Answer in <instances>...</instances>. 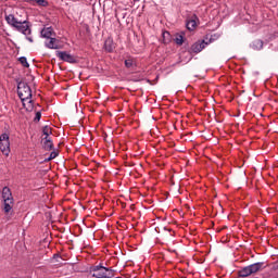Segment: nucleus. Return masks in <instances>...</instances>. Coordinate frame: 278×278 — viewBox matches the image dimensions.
Listing matches in <instances>:
<instances>
[{
  "mask_svg": "<svg viewBox=\"0 0 278 278\" xmlns=\"http://www.w3.org/2000/svg\"><path fill=\"white\" fill-rule=\"evenodd\" d=\"M174 40L176 45H179L181 47V45H184V35L177 34Z\"/></svg>",
  "mask_w": 278,
  "mask_h": 278,
  "instance_id": "f3484780",
  "label": "nucleus"
},
{
  "mask_svg": "<svg viewBox=\"0 0 278 278\" xmlns=\"http://www.w3.org/2000/svg\"><path fill=\"white\" fill-rule=\"evenodd\" d=\"M0 151L4 155H10V136L8 134L0 136Z\"/></svg>",
  "mask_w": 278,
  "mask_h": 278,
  "instance_id": "39448f33",
  "label": "nucleus"
},
{
  "mask_svg": "<svg viewBox=\"0 0 278 278\" xmlns=\"http://www.w3.org/2000/svg\"><path fill=\"white\" fill-rule=\"evenodd\" d=\"M252 49H254V51H262V49H264V41H262L261 39H255L252 45H251Z\"/></svg>",
  "mask_w": 278,
  "mask_h": 278,
  "instance_id": "f8f14e48",
  "label": "nucleus"
},
{
  "mask_svg": "<svg viewBox=\"0 0 278 278\" xmlns=\"http://www.w3.org/2000/svg\"><path fill=\"white\" fill-rule=\"evenodd\" d=\"M27 40H28L29 42H34V38H31V37H27Z\"/></svg>",
  "mask_w": 278,
  "mask_h": 278,
  "instance_id": "393cba45",
  "label": "nucleus"
},
{
  "mask_svg": "<svg viewBox=\"0 0 278 278\" xmlns=\"http://www.w3.org/2000/svg\"><path fill=\"white\" fill-rule=\"evenodd\" d=\"M163 36H168V31L164 33Z\"/></svg>",
  "mask_w": 278,
  "mask_h": 278,
  "instance_id": "cd10ccee",
  "label": "nucleus"
},
{
  "mask_svg": "<svg viewBox=\"0 0 278 278\" xmlns=\"http://www.w3.org/2000/svg\"><path fill=\"white\" fill-rule=\"evenodd\" d=\"M214 42V36H205V39L199 40L195 43H193L190 48L191 53H201L203 49L207 47V45H212Z\"/></svg>",
  "mask_w": 278,
  "mask_h": 278,
  "instance_id": "20e7f679",
  "label": "nucleus"
},
{
  "mask_svg": "<svg viewBox=\"0 0 278 278\" xmlns=\"http://www.w3.org/2000/svg\"><path fill=\"white\" fill-rule=\"evenodd\" d=\"M53 36H55V33L52 27H46L41 30V38H46V40L53 38Z\"/></svg>",
  "mask_w": 278,
  "mask_h": 278,
  "instance_id": "9d476101",
  "label": "nucleus"
},
{
  "mask_svg": "<svg viewBox=\"0 0 278 278\" xmlns=\"http://www.w3.org/2000/svg\"><path fill=\"white\" fill-rule=\"evenodd\" d=\"M251 268L248 266L242 267L239 271H238V276L245 278V277H251Z\"/></svg>",
  "mask_w": 278,
  "mask_h": 278,
  "instance_id": "ddd939ff",
  "label": "nucleus"
},
{
  "mask_svg": "<svg viewBox=\"0 0 278 278\" xmlns=\"http://www.w3.org/2000/svg\"><path fill=\"white\" fill-rule=\"evenodd\" d=\"M51 160H53V159H51V156H49L48 159L45 160V162H51Z\"/></svg>",
  "mask_w": 278,
  "mask_h": 278,
  "instance_id": "a878e982",
  "label": "nucleus"
},
{
  "mask_svg": "<svg viewBox=\"0 0 278 278\" xmlns=\"http://www.w3.org/2000/svg\"><path fill=\"white\" fill-rule=\"evenodd\" d=\"M60 155V152L58 150H54L50 153V160H55Z\"/></svg>",
  "mask_w": 278,
  "mask_h": 278,
  "instance_id": "4be33fe9",
  "label": "nucleus"
},
{
  "mask_svg": "<svg viewBox=\"0 0 278 278\" xmlns=\"http://www.w3.org/2000/svg\"><path fill=\"white\" fill-rule=\"evenodd\" d=\"M17 94L23 103L25 105V101H28V103L31 104V88L25 84V83H20L17 86Z\"/></svg>",
  "mask_w": 278,
  "mask_h": 278,
  "instance_id": "7ed1b4c3",
  "label": "nucleus"
},
{
  "mask_svg": "<svg viewBox=\"0 0 278 278\" xmlns=\"http://www.w3.org/2000/svg\"><path fill=\"white\" fill-rule=\"evenodd\" d=\"M40 118H42V113L40 112H37L36 115H35V121H40Z\"/></svg>",
  "mask_w": 278,
  "mask_h": 278,
  "instance_id": "5701e85b",
  "label": "nucleus"
},
{
  "mask_svg": "<svg viewBox=\"0 0 278 278\" xmlns=\"http://www.w3.org/2000/svg\"><path fill=\"white\" fill-rule=\"evenodd\" d=\"M125 66L126 68H131L134 66V60L131 59L125 60Z\"/></svg>",
  "mask_w": 278,
  "mask_h": 278,
  "instance_id": "412c9836",
  "label": "nucleus"
},
{
  "mask_svg": "<svg viewBox=\"0 0 278 278\" xmlns=\"http://www.w3.org/2000/svg\"><path fill=\"white\" fill-rule=\"evenodd\" d=\"M43 149L46 151H51L53 150V141H51V139L45 137L43 138Z\"/></svg>",
  "mask_w": 278,
  "mask_h": 278,
  "instance_id": "2eb2a0df",
  "label": "nucleus"
},
{
  "mask_svg": "<svg viewBox=\"0 0 278 278\" xmlns=\"http://www.w3.org/2000/svg\"><path fill=\"white\" fill-rule=\"evenodd\" d=\"M90 275L96 278H112L114 277V269L101 265L93 266Z\"/></svg>",
  "mask_w": 278,
  "mask_h": 278,
  "instance_id": "f03ea898",
  "label": "nucleus"
},
{
  "mask_svg": "<svg viewBox=\"0 0 278 278\" xmlns=\"http://www.w3.org/2000/svg\"><path fill=\"white\" fill-rule=\"evenodd\" d=\"M26 3H35L36 0H24Z\"/></svg>",
  "mask_w": 278,
  "mask_h": 278,
  "instance_id": "b1692460",
  "label": "nucleus"
},
{
  "mask_svg": "<svg viewBox=\"0 0 278 278\" xmlns=\"http://www.w3.org/2000/svg\"><path fill=\"white\" fill-rule=\"evenodd\" d=\"M42 134H43V136H46V138H49V136H51V134H52L51 127L45 126L42 129Z\"/></svg>",
  "mask_w": 278,
  "mask_h": 278,
  "instance_id": "6ab92c4d",
  "label": "nucleus"
},
{
  "mask_svg": "<svg viewBox=\"0 0 278 278\" xmlns=\"http://www.w3.org/2000/svg\"><path fill=\"white\" fill-rule=\"evenodd\" d=\"M35 3H37V5H41V8H47V5H49L47 0H35Z\"/></svg>",
  "mask_w": 278,
  "mask_h": 278,
  "instance_id": "aec40b11",
  "label": "nucleus"
},
{
  "mask_svg": "<svg viewBox=\"0 0 278 278\" xmlns=\"http://www.w3.org/2000/svg\"><path fill=\"white\" fill-rule=\"evenodd\" d=\"M18 62L22 64V66H24L25 68H29V63L27 62V58L25 56H21L18 59Z\"/></svg>",
  "mask_w": 278,
  "mask_h": 278,
  "instance_id": "a211bd4d",
  "label": "nucleus"
},
{
  "mask_svg": "<svg viewBox=\"0 0 278 278\" xmlns=\"http://www.w3.org/2000/svg\"><path fill=\"white\" fill-rule=\"evenodd\" d=\"M45 45L48 49H60V40H58L55 37H50L47 39Z\"/></svg>",
  "mask_w": 278,
  "mask_h": 278,
  "instance_id": "6e6552de",
  "label": "nucleus"
},
{
  "mask_svg": "<svg viewBox=\"0 0 278 278\" xmlns=\"http://www.w3.org/2000/svg\"><path fill=\"white\" fill-rule=\"evenodd\" d=\"M249 267H250V274L255 275L256 273L264 270V263L262 262L254 263L249 265Z\"/></svg>",
  "mask_w": 278,
  "mask_h": 278,
  "instance_id": "1a4fd4ad",
  "label": "nucleus"
},
{
  "mask_svg": "<svg viewBox=\"0 0 278 278\" xmlns=\"http://www.w3.org/2000/svg\"><path fill=\"white\" fill-rule=\"evenodd\" d=\"M2 199L3 201H14V198L12 197V191L10 190V188L4 187L2 189Z\"/></svg>",
  "mask_w": 278,
  "mask_h": 278,
  "instance_id": "9b49d317",
  "label": "nucleus"
},
{
  "mask_svg": "<svg viewBox=\"0 0 278 278\" xmlns=\"http://www.w3.org/2000/svg\"><path fill=\"white\" fill-rule=\"evenodd\" d=\"M14 207V200L4 201V214H10L12 212V208Z\"/></svg>",
  "mask_w": 278,
  "mask_h": 278,
  "instance_id": "4468645a",
  "label": "nucleus"
},
{
  "mask_svg": "<svg viewBox=\"0 0 278 278\" xmlns=\"http://www.w3.org/2000/svg\"><path fill=\"white\" fill-rule=\"evenodd\" d=\"M56 56H59L63 62H68L70 64H75L77 62V58H75V55L65 51H58Z\"/></svg>",
  "mask_w": 278,
  "mask_h": 278,
  "instance_id": "423d86ee",
  "label": "nucleus"
},
{
  "mask_svg": "<svg viewBox=\"0 0 278 278\" xmlns=\"http://www.w3.org/2000/svg\"><path fill=\"white\" fill-rule=\"evenodd\" d=\"M5 21L8 25L13 27L20 34H24V36H29L31 34V28L29 27V22L25 18H18V15L9 14L5 15Z\"/></svg>",
  "mask_w": 278,
  "mask_h": 278,
  "instance_id": "f257e3e1",
  "label": "nucleus"
},
{
  "mask_svg": "<svg viewBox=\"0 0 278 278\" xmlns=\"http://www.w3.org/2000/svg\"><path fill=\"white\" fill-rule=\"evenodd\" d=\"M197 25H199V17L193 14L187 20V29L193 31V29H197Z\"/></svg>",
  "mask_w": 278,
  "mask_h": 278,
  "instance_id": "0eeeda50",
  "label": "nucleus"
},
{
  "mask_svg": "<svg viewBox=\"0 0 278 278\" xmlns=\"http://www.w3.org/2000/svg\"><path fill=\"white\" fill-rule=\"evenodd\" d=\"M16 15H17V18H23V16H22V15H20V16H18V13H16V14H15V16H16Z\"/></svg>",
  "mask_w": 278,
  "mask_h": 278,
  "instance_id": "bb28decb",
  "label": "nucleus"
},
{
  "mask_svg": "<svg viewBox=\"0 0 278 278\" xmlns=\"http://www.w3.org/2000/svg\"><path fill=\"white\" fill-rule=\"evenodd\" d=\"M104 49L105 51H108L109 53H112V51H114V47H112V40H106L104 43Z\"/></svg>",
  "mask_w": 278,
  "mask_h": 278,
  "instance_id": "dca6fc26",
  "label": "nucleus"
}]
</instances>
